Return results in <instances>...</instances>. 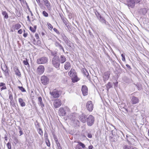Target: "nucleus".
I'll list each match as a JSON object with an SVG mask.
<instances>
[{
	"instance_id": "1",
	"label": "nucleus",
	"mask_w": 149,
	"mask_h": 149,
	"mask_svg": "<svg viewBox=\"0 0 149 149\" xmlns=\"http://www.w3.org/2000/svg\"><path fill=\"white\" fill-rule=\"evenodd\" d=\"M95 15L100 22L102 24L107 25L108 24V23L107 22L105 18L102 17V16L100 14V13L97 11H96L95 12Z\"/></svg>"
},
{
	"instance_id": "2",
	"label": "nucleus",
	"mask_w": 149,
	"mask_h": 149,
	"mask_svg": "<svg viewBox=\"0 0 149 149\" xmlns=\"http://www.w3.org/2000/svg\"><path fill=\"white\" fill-rule=\"evenodd\" d=\"M95 121L94 117L91 115L88 116L87 118L86 122L87 125L90 126H91L94 124Z\"/></svg>"
},
{
	"instance_id": "3",
	"label": "nucleus",
	"mask_w": 149,
	"mask_h": 149,
	"mask_svg": "<svg viewBox=\"0 0 149 149\" xmlns=\"http://www.w3.org/2000/svg\"><path fill=\"white\" fill-rule=\"evenodd\" d=\"M48 61V58L45 57H42L37 59L36 63L39 64H44L47 63Z\"/></svg>"
},
{
	"instance_id": "4",
	"label": "nucleus",
	"mask_w": 149,
	"mask_h": 149,
	"mask_svg": "<svg viewBox=\"0 0 149 149\" xmlns=\"http://www.w3.org/2000/svg\"><path fill=\"white\" fill-rule=\"evenodd\" d=\"M52 63L53 65L58 69H59L60 62L59 61V58H52Z\"/></svg>"
},
{
	"instance_id": "5",
	"label": "nucleus",
	"mask_w": 149,
	"mask_h": 149,
	"mask_svg": "<svg viewBox=\"0 0 149 149\" xmlns=\"http://www.w3.org/2000/svg\"><path fill=\"white\" fill-rule=\"evenodd\" d=\"M86 107L87 109L89 111H92L93 108V105L91 101H88L86 103Z\"/></svg>"
},
{
	"instance_id": "6",
	"label": "nucleus",
	"mask_w": 149,
	"mask_h": 149,
	"mask_svg": "<svg viewBox=\"0 0 149 149\" xmlns=\"http://www.w3.org/2000/svg\"><path fill=\"white\" fill-rule=\"evenodd\" d=\"M61 36L62 39L63 40L67 45L68 46L71 47V42L65 35L64 33H62L61 34Z\"/></svg>"
},
{
	"instance_id": "7",
	"label": "nucleus",
	"mask_w": 149,
	"mask_h": 149,
	"mask_svg": "<svg viewBox=\"0 0 149 149\" xmlns=\"http://www.w3.org/2000/svg\"><path fill=\"white\" fill-rule=\"evenodd\" d=\"M50 93L54 98L58 97L60 96L59 91L56 89L53 90L52 92H50Z\"/></svg>"
},
{
	"instance_id": "8",
	"label": "nucleus",
	"mask_w": 149,
	"mask_h": 149,
	"mask_svg": "<svg viewBox=\"0 0 149 149\" xmlns=\"http://www.w3.org/2000/svg\"><path fill=\"white\" fill-rule=\"evenodd\" d=\"M41 81L42 84L46 85L48 84L49 79L47 77L43 76L41 77Z\"/></svg>"
},
{
	"instance_id": "9",
	"label": "nucleus",
	"mask_w": 149,
	"mask_h": 149,
	"mask_svg": "<svg viewBox=\"0 0 149 149\" xmlns=\"http://www.w3.org/2000/svg\"><path fill=\"white\" fill-rule=\"evenodd\" d=\"M61 101L59 99L55 100L53 103V105L55 108H58L61 106Z\"/></svg>"
},
{
	"instance_id": "10",
	"label": "nucleus",
	"mask_w": 149,
	"mask_h": 149,
	"mask_svg": "<svg viewBox=\"0 0 149 149\" xmlns=\"http://www.w3.org/2000/svg\"><path fill=\"white\" fill-rule=\"evenodd\" d=\"M44 70L45 68L43 66L40 65L37 68V72L38 74H41L44 72Z\"/></svg>"
},
{
	"instance_id": "11",
	"label": "nucleus",
	"mask_w": 149,
	"mask_h": 149,
	"mask_svg": "<svg viewBox=\"0 0 149 149\" xmlns=\"http://www.w3.org/2000/svg\"><path fill=\"white\" fill-rule=\"evenodd\" d=\"M81 91L83 95L85 96L88 94V88L85 85H83L82 87Z\"/></svg>"
},
{
	"instance_id": "12",
	"label": "nucleus",
	"mask_w": 149,
	"mask_h": 149,
	"mask_svg": "<svg viewBox=\"0 0 149 149\" xmlns=\"http://www.w3.org/2000/svg\"><path fill=\"white\" fill-rule=\"evenodd\" d=\"M139 98L134 96H132L131 98V102L133 104H136L139 103Z\"/></svg>"
},
{
	"instance_id": "13",
	"label": "nucleus",
	"mask_w": 149,
	"mask_h": 149,
	"mask_svg": "<svg viewBox=\"0 0 149 149\" xmlns=\"http://www.w3.org/2000/svg\"><path fill=\"white\" fill-rule=\"evenodd\" d=\"M87 119V117L84 114H81L79 116V119L80 120L84 123L86 122Z\"/></svg>"
},
{
	"instance_id": "14",
	"label": "nucleus",
	"mask_w": 149,
	"mask_h": 149,
	"mask_svg": "<svg viewBox=\"0 0 149 149\" xmlns=\"http://www.w3.org/2000/svg\"><path fill=\"white\" fill-rule=\"evenodd\" d=\"M72 77L73 78H72V81L73 82H77L78 80V78L77 77L76 73L75 70L72 73Z\"/></svg>"
},
{
	"instance_id": "15",
	"label": "nucleus",
	"mask_w": 149,
	"mask_h": 149,
	"mask_svg": "<svg viewBox=\"0 0 149 149\" xmlns=\"http://www.w3.org/2000/svg\"><path fill=\"white\" fill-rule=\"evenodd\" d=\"M55 46L57 47L60 50H62L64 53H65V51L64 48L63 46L59 42L56 41L55 43Z\"/></svg>"
},
{
	"instance_id": "16",
	"label": "nucleus",
	"mask_w": 149,
	"mask_h": 149,
	"mask_svg": "<svg viewBox=\"0 0 149 149\" xmlns=\"http://www.w3.org/2000/svg\"><path fill=\"white\" fill-rule=\"evenodd\" d=\"M136 3V0H127V4L129 6L133 7L134 6V4Z\"/></svg>"
},
{
	"instance_id": "17",
	"label": "nucleus",
	"mask_w": 149,
	"mask_h": 149,
	"mask_svg": "<svg viewBox=\"0 0 149 149\" xmlns=\"http://www.w3.org/2000/svg\"><path fill=\"white\" fill-rule=\"evenodd\" d=\"M59 114L62 116H65L66 114L64 108L61 107L59 109Z\"/></svg>"
},
{
	"instance_id": "18",
	"label": "nucleus",
	"mask_w": 149,
	"mask_h": 149,
	"mask_svg": "<svg viewBox=\"0 0 149 149\" xmlns=\"http://www.w3.org/2000/svg\"><path fill=\"white\" fill-rule=\"evenodd\" d=\"M71 123L74 126H79V122L76 118L71 120Z\"/></svg>"
},
{
	"instance_id": "19",
	"label": "nucleus",
	"mask_w": 149,
	"mask_h": 149,
	"mask_svg": "<svg viewBox=\"0 0 149 149\" xmlns=\"http://www.w3.org/2000/svg\"><path fill=\"white\" fill-rule=\"evenodd\" d=\"M59 62L61 63H63L66 61V58L65 56L61 55L60 56L59 59Z\"/></svg>"
},
{
	"instance_id": "20",
	"label": "nucleus",
	"mask_w": 149,
	"mask_h": 149,
	"mask_svg": "<svg viewBox=\"0 0 149 149\" xmlns=\"http://www.w3.org/2000/svg\"><path fill=\"white\" fill-rule=\"evenodd\" d=\"M38 104L41 106V108L43 109L44 107V104H43L41 97H38Z\"/></svg>"
},
{
	"instance_id": "21",
	"label": "nucleus",
	"mask_w": 149,
	"mask_h": 149,
	"mask_svg": "<svg viewBox=\"0 0 149 149\" xmlns=\"http://www.w3.org/2000/svg\"><path fill=\"white\" fill-rule=\"evenodd\" d=\"M71 68V64L69 62H66L64 64V68L66 70H69Z\"/></svg>"
},
{
	"instance_id": "22",
	"label": "nucleus",
	"mask_w": 149,
	"mask_h": 149,
	"mask_svg": "<svg viewBox=\"0 0 149 149\" xmlns=\"http://www.w3.org/2000/svg\"><path fill=\"white\" fill-rule=\"evenodd\" d=\"M49 52L51 54V55L53 56V58H59V57L57 56V52L55 51H53L51 50H50Z\"/></svg>"
},
{
	"instance_id": "23",
	"label": "nucleus",
	"mask_w": 149,
	"mask_h": 149,
	"mask_svg": "<svg viewBox=\"0 0 149 149\" xmlns=\"http://www.w3.org/2000/svg\"><path fill=\"white\" fill-rule=\"evenodd\" d=\"M14 70L15 72V74L16 75L19 77H21V74L20 72L17 67H15L14 68Z\"/></svg>"
},
{
	"instance_id": "24",
	"label": "nucleus",
	"mask_w": 149,
	"mask_h": 149,
	"mask_svg": "<svg viewBox=\"0 0 149 149\" xmlns=\"http://www.w3.org/2000/svg\"><path fill=\"white\" fill-rule=\"evenodd\" d=\"M18 101L19 102L21 107H24L25 106V103L22 98H19L18 99Z\"/></svg>"
},
{
	"instance_id": "25",
	"label": "nucleus",
	"mask_w": 149,
	"mask_h": 149,
	"mask_svg": "<svg viewBox=\"0 0 149 149\" xmlns=\"http://www.w3.org/2000/svg\"><path fill=\"white\" fill-rule=\"evenodd\" d=\"M140 12L143 15H145L147 12V10L146 8H143L140 9Z\"/></svg>"
},
{
	"instance_id": "26",
	"label": "nucleus",
	"mask_w": 149,
	"mask_h": 149,
	"mask_svg": "<svg viewBox=\"0 0 149 149\" xmlns=\"http://www.w3.org/2000/svg\"><path fill=\"white\" fill-rule=\"evenodd\" d=\"M76 114L72 113L70 114L68 116L69 118L71 120V121L73 120H74V118H75V117Z\"/></svg>"
},
{
	"instance_id": "27",
	"label": "nucleus",
	"mask_w": 149,
	"mask_h": 149,
	"mask_svg": "<svg viewBox=\"0 0 149 149\" xmlns=\"http://www.w3.org/2000/svg\"><path fill=\"white\" fill-rule=\"evenodd\" d=\"M82 72L86 76L87 78H88L89 74L86 70L85 69H83L82 70Z\"/></svg>"
},
{
	"instance_id": "28",
	"label": "nucleus",
	"mask_w": 149,
	"mask_h": 149,
	"mask_svg": "<svg viewBox=\"0 0 149 149\" xmlns=\"http://www.w3.org/2000/svg\"><path fill=\"white\" fill-rule=\"evenodd\" d=\"M109 77V75L107 73H105L103 76L104 81H105L107 80H108Z\"/></svg>"
},
{
	"instance_id": "29",
	"label": "nucleus",
	"mask_w": 149,
	"mask_h": 149,
	"mask_svg": "<svg viewBox=\"0 0 149 149\" xmlns=\"http://www.w3.org/2000/svg\"><path fill=\"white\" fill-rule=\"evenodd\" d=\"M63 21L65 25V26L67 27L68 29H69L70 27V26H69V25L68 24V20L66 19H63Z\"/></svg>"
},
{
	"instance_id": "30",
	"label": "nucleus",
	"mask_w": 149,
	"mask_h": 149,
	"mask_svg": "<svg viewBox=\"0 0 149 149\" xmlns=\"http://www.w3.org/2000/svg\"><path fill=\"white\" fill-rule=\"evenodd\" d=\"M2 15L4 16V18L7 19L8 18V16L7 13L5 11H3L2 12Z\"/></svg>"
},
{
	"instance_id": "31",
	"label": "nucleus",
	"mask_w": 149,
	"mask_h": 149,
	"mask_svg": "<svg viewBox=\"0 0 149 149\" xmlns=\"http://www.w3.org/2000/svg\"><path fill=\"white\" fill-rule=\"evenodd\" d=\"M112 87V85H111V83L110 82H109L107 85H106V87L107 88V90L108 91L109 89Z\"/></svg>"
},
{
	"instance_id": "32",
	"label": "nucleus",
	"mask_w": 149,
	"mask_h": 149,
	"mask_svg": "<svg viewBox=\"0 0 149 149\" xmlns=\"http://www.w3.org/2000/svg\"><path fill=\"white\" fill-rule=\"evenodd\" d=\"M23 63L25 65H27V66H29V65L26 58L25 60L23 61Z\"/></svg>"
},
{
	"instance_id": "33",
	"label": "nucleus",
	"mask_w": 149,
	"mask_h": 149,
	"mask_svg": "<svg viewBox=\"0 0 149 149\" xmlns=\"http://www.w3.org/2000/svg\"><path fill=\"white\" fill-rule=\"evenodd\" d=\"M21 27V25L19 24H17L15 25V29L17 30L19 29Z\"/></svg>"
},
{
	"instance_id": "34",
	"label": "nucleus",
	"mask_w": 149,
	"mask_h": 149,
	"mask_svg": "<svg viewBox=\"0 0 149 149\" xmlns=\"http://www.w3.org/2000/svg\"><path fill=\"white\" fill-rule=\"evenodd\" d=\"M74 71V70L73 69H72L69 72L68 74L69 76L71 77L72 76V74Z\"/></svg>"
},
{
	"instance_id": "35",
	"label": "nucleus",
	"mask_w": 149,
	"mask_h": 149,
	"mask_svg": "<svg viewBox=\"0 0 149 149\" xmlns=\"http://www.w3.org/2000/svg\"><path fill=\"white\" fill-rule=\"evenodd\" d=\"M18 88L22 92H25L26 91L25 89L23 88L22 86H18Z\"/></svg>"
},
{
	"instance_id": "36",
	"label": "nucleus",
	"mask_w": 149,
	"mask_h": 149,
	"mask_svg": "<svg viewBox=\"0 0 149 149\" xmlns=\"http://www.w3.org/2000/svg\"><path fill=\"white\" fill-rule=\"evenodd\" d=\"M38 133L41 136H42L43 134V133L42 130L41 128H39L38 130Z\"/></svg>"
},
{
	"instance_id": "37",
	"label": "nucleus",
	"mask_w": 149,
	"mask_h": 149,
	"mask_svg": "<svg viewBox=\"0 0 149 149\" xmlns=\"http://www.w3.org/2000/svg\"><path fill=\"white\" fill-rule=\"evenodd\" d=\"M4 70L2 68V70L4 72H6V73H8V68H7V67L6 66H5V67H4Z\"/></svg>"
},
{
	"instance_id": "38",
	"label": "nucleus",
	"mask_w": 149,
	"mask_h": 149,
	"mask_svg": "<svg viewBox=\"0 0 149 149\" xmlns=\"http://www.w3.org/2000/svg\"><path fill=\"white\" fill-rule=\"evenodd\" d=\"M45 141L47 146H50V144L49 139H45Z\"/></svg>"
},
{
	"instance_id": "39",
	"label": "nucleus",
	"mask_w": 149,
	"mask_h": 149,
	"mask_svg": "<svg viewBox=\"0 0 149 149\" xmlns=\"http://www.w3.org/2000/svg\"><path fill=\"white\" fill-rule=\"evenodd\" d=\"M80 146L82 147L83 148H84L85 147V145L80 141L78 142Z\"/></svg>"
},
{
	"instance_id": "40",
	"label": "nucleus",
	"mask_w": 149,
	"mask_h": 149,
	"mask_svg": "<svg viewBox=\"0 0 149 149\" xmlns=\"http://www.w3.org/2000/svg\"><path fill=\"white\" fill-rule=\"evenodd\" d=\"M66 113L67 112H70V109L68 107H66L64 108Z\"/></svg>"
},
{
	"instance_id": "41",
	"label": "nucleus",
	"mask_w": 149,
	"mask_h": 149,
	"mask_svg": "<svg viewBox=\"0 0 149 149\" xmlns=\"http://www.w3.org/2000/svg\"><path fill=\"white\" fill-rule=\"evenodd\" d=\"M131 138L130 136L129 135H126V139L127 141L129 142H130V139Z\"/></svg>"
},
{
	"instance_id": "42",
	"label": "nucleus",
	"mask_w": 149,
	"mask_h": 149,
	"mask_svg": "<svg viewBox=\"0 0 149 149\" xmlns=\"http://www.w3.org/2000/svg\"><path fill=\"white\" fill-rule=\"evenodd\" d=\"M42 0L43 1L44 3L45 4V5L47 6H48V5H49V1H47V0Z\"/></svg>"
},
{
	"instance_id": "43",
	"label": "nucleus",
	"mask_w": 149,
	"mask_h": 149,
	"mask_svg": "<svg viewBox=\"0 0 149 149\" xmlns=\"http://www.w3.org/2000/svg\"><path fill=\"white\" fill-rule=\"evenodd\" d=\"M42 14L45 17H47L48 16V14L45 11H43L42 12Z\"/></svg>"
},
{
	"instance_id": "44",
	"label": "nucleus",
	"mask_w": 149,
	"mask_h": 149,
	"mask_svg": "<svg viewBox=\"0 0 149 149\" xmlns=\"http://www.w3.org/2000/svg\"><path fill=\"white\" fill-rule=\"evenodd\" d=\"M44 136L45 140L48 139V134L46 132H45Z\"/></svg>"
},
{
	"instance_id": "45",
	"label": "nucleus",
	"mask_w": 149,
	"mask_h": 149,
	"mask_svg": "<svg viewBox=\"0 0 149 149\" xmlns=\"http://www.w3.org/2000/svg\"><path fill=\"white\" fill-rule=\"evenodd\" d=\"M7 146L8 149H11V145L10 143L8 142L7 144Z\"/></svg>"
},
{
	"instance_id": "46",
	"label": "nucleus",
	"mask_w": 149,
	"mask_h": 149,
	"mask_svg": "<svg viewBox=\"0 0 149 149\" xmlns=\"http://www.w3.org/2000/svg\"><path fill=\"white\" fill-rule=\"evenodd\" d=\"M121 56L122 57V60L123 61H125V55L123 54H121Z\"/></svg>"
},
{
	"instance_id": "47",
	"label": "nucleus",
	"mask_w": 149,
	"mask_h": 149,
	"mask_svg": "<svg viewBox=\"0 0 149 149\" xmlns=\"http://www.w3.org/2000/svg\"><path fill=\"white\" fill-rule=\"evenodd\" d=\"M29 29L30 30H31L32 32L33 33H34L36 31L35 29H34L31 26L30 27Z\"/></svg>"
},
{
	"instance_id": "48",
	"label": "nucleus",
	"mask_w": 149,
	"mask_h": 149,
	"mask_svg": "<svg viewBox=\"0 0 149 149\" xmlns=\"http://www.w3.org/2000/svg\"><path fill=\"white\" fill-rule=\"evenodd\" d=\"M68 16L69 19H71L72 18V15L71 13H68Z\"/></svg>"
},
{
	"instance_id": "49",
	"label": "nucleus",
	"mask_w": 149,
	"mask_h": 149,
	"mask_svg": "<svg viewBox=\"0 0 149 149\" xmlns=\"http://www.w3.org/2000/svg\"><path fill=\"white\" fill-rule=\"evenodd\" d=\"M76 149H82V148H81L80 145L78 144L77 145L76 147L75 148Z\"/></svg>"
},
{
	"instance_id": "50",
	"label": "nucleus",
	"mask_w": 149,
	"mask_h": 149,
	"mask_svg": "<svg viewBox=\"0 0 149 149\" xmlns=\"http://www.w3.org/2000/svg\"><path fill=\"white\" fill-rule=\"evenodd\" d=\"M87 136L89 138H91L92 137V135L90 133H88Z\"/></svg>"
},
{
	"instance_id": "51",
	"label": "nucleus",
	"mask_w": 149,
	"mask_h": 149,
	"mask_svg": "<svg viewBox=\"0 0 149 149\" xmlns=\"http://www.w3.org/2000/svg\"><path fill=\"white\" fill-rule=\"evenodd\" d=\"M35 37L36 38V39H38L39 38V36L38 34L37 33H36L35 35Z\"/></svg>"
},
{
	"instance_id": "52",
	"label": "nucleus",
	"mask_w": 149,
	"mask_h": 149,
	"mask_svg": "<svg viewBox=\"0 0 149 149\" xmlns=\"http://www.w3.org/2000/svg\"><path fill=\"white\" fill-rule=\"evenodd\" d=\"M48 26L51 29H52L53 28V26L50 24L49 23V24H48Z\"/></svg>"
},
{
	"instance_id": "53",
	"label": "nucleus",
	"mask_w": 149,
	"mask_h": 149,
	"mask_svg": "<svg viewBox=\"0 0 149 149\" xmlns=\"http://www.w3.org/2000/svg\"><path fill=\"white\" fill-rule=\"evenodd\" d=\"M22 29H20L18 31V33L20 34H21L22 33Z\"/></svg>"
},
{
	"instance_id": "54",
	"label": "nucleus",
	"mask_w": 149,
	"mask_h": 149,
	"mask_svg": "<svg viewBox=\"0 0 149 149\" xmlns=\"http://www.w3.org/2000/svg\"><path fill=\"white\" fill-rule=\"evenodd\" d=\"M5 84L3 83H1L0 84V86H3L5 85Z\"/></svg>"
},
{
	"instance_id": "55",
	"label": "nucleus",
	"mask_w": 149,
	"mask_h": 149,
	"mask_svg": "<svg viewBox=\"0 0 149 149\" xmlns=\"http://www.w3.org/2000/svg\"><path fill=\"white\" fill-rule=\"evenodd\" d=\"M6 88V86H3L1 89V90H3L5 89Z\"/></svg>"
},
{
	"instance_id": "56",
	"label": "nucleus",
	"mask_w": 149,
	"mask_h": 149,
	"mask_svg": "<svg viewBox=\"0 0 149 149\" xmlns=\"http://www.w3.org/2000/svg\"><path fill=\"white\" fill-rule=\"evenodd\" d=\"M88 33L91 36H93V35H92V33L89 30L88 31Z\"/></svg>"
},
{
	"instance_id": "57",
	"label": "nucleus",
	"mask_w": 149,
	"mask_h": 149,
	"mask_svg": "<svg viewBox=\"0 0 149 149\" xmlns=\"http://www.w3.org/2000/svg\"><path fill=\"white\" fill-rule=\"evenodd\" d=\"M53 30H54V31H55L57 33L58 32V30L56 29L55 28H54L53 29Z\"/></svg>"
},
{
	"instance_id": "58",
	"label": "nucleus",
	"mask_w": 149,
	"mask_h": 149,
	"mask_svg": "<svg viewBox=\"0 0 149 149\" xmlns=\"http://www.w3.org/2000/svg\"><path fill=\"white\" fill-rule=\"evenodd\" d=\"M126 66L129 69H131V68L130 65H129L127 64L126 65Z\"/></svg>"
},
{
	"instance_id": "59",
	"label": "nucleus",
	"mask_w": 149,
	"mask_h": 149,
	"mask_svg": "<svg viewBox=\"0 0 149 149\" xmlns=\"http://www.w3.org/2000/svg\"><path fill=\"white\" fill-rule=\"evenodd\" d=\"M27 33H24L23 34V36L24 37H26L27 36Z\"/></svg>"
},
{
	"instance_id": "60",
	"label": "nucleus",
	"mask_w": 149,
	"mask_h": 149,
	"mask_svg": "<svg viewBox=\"0 0 149 149\" xmlns=\"http://www.w3.org/2000/svg\"><path fill=\"white\" fill-rule=\"evenodd\" d=\"M93 148V146L92 145H90L88 147V149H92Z\"/></svg>"
},
{
	"instance_id": "61",
	"label": "nucleus",
	"mask_w": 149,
	"mask_h": 149,
	"mask_svg": "<svg viewBox=\"0 0 149 149\" xmlns=\"http://www.w3.org/2000/svg\"><path fill=\"white\" fill-rule=\"evenodd\" d=\"M19 134H20V135H22V134H23V133H22V131L20 130L19 131Z\"/></svg>"
},
{
	"instance_id": "62",
	"label": "nucleus",
	"mask_w": 149,
	"mask_h": 149,
	"mask_svg": "<svg viewBox=\"0 0 149 149\" xmlns=\"http://www.w3.org/2000/svg\"><path fill=\"white\" fill-rule=\"evenodd\" d=\"M27 19H28V20L29 21H30V18H29V16H28L27 17Z\"/></svg>"
},
{
	"instance_id": "63",
	"label": "nucleus",
	"mask_w": 149,
	"mask_h": 149,
	"mask_svg": "<svg viewBox=\"0 0 149 149\" xmlns=\"http://www.w3.org/2000/svg\"><path fill=\"white\" fill-rule=\"evenodd\" d=\"M140 1V0H136V3H138Z\"/></svg>"
},
{
	"instance_id": "64",
	"label": "nucleus",
	"mask_w": 149,
	"mask_h": 149,
	"mask_svg": "<svg viewBox=\"0 0 149 149\" xmlns=\"http://www.w3.org/2000/svg\"><path fill=\"white\" fill-rule=\"evenodd\" d=\"M4 138L6 141H7L8 140V137L6 136L4 137Z\"/></svg>"
}]
</instances>
